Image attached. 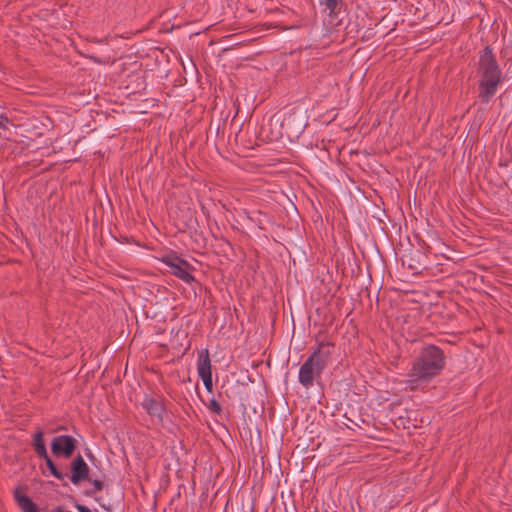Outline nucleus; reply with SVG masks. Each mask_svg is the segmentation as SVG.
Masks as SVG:
<instances>
[{"label": "nucleus", "instance_id": "1", "mask_svg": "<svg viewBox=\"0 0 512 512\" xmlns=\"http://www.w3.org/2000/svg\"><path fill=\"white\" fill-rule=\"evenodd\" d=\"M446 357L435 345H425L414 359L407 373V385L414 390L438 376L445 367Z\"/></svg>", "mask_w": 512, "mask_h": 512}, {"label": "nucleus", "instance_id": "2", "mask_svg": "<svg viewBox=\"0 0 512 512\" xmlns=\"http://www.w3.org/2000/svg\"><path fill=\"white\" fill-rule=\"evenodd\" d=\"M478 74V97L483 103H489L495 96L502 80L501 69L489 46H486L479 54Z\"/></svg>", "mask_w": 512, "mask_h": 512}, {"label": "nucleus", "instance_id": "3", "mask_svg": "<svg viewBox=\"0 0 512 512\" xmlns=\"http://www.w3.org/2000/svg\"><path fill=\"white\" fill-rule=\"evenodd\" d=\"M333 349L334 346L331 343L322 342L301 365L298 380L304 388H311L321 377L322 372L331 362Z\"/></svg>", "mask_w": 512, "mask_h": 512}, {"label": "nucleus", "instance_id": "4", "mask_svg": "<svg viewBox=\"0 0 512 512\" xmlns=\"http://www.w3.org/2000/svg\"><path fill=\"white\" fill-rule=\"evenodd\" d=\"M162 261L170 268V272L182 281L186 283L194 281L193 275L189 272L190 265L187 261L178 256H166Z\"/></svg>", "mask_w": 512, "mask_h": 512}, {"label": "nucleus", "instance_id": "5", "mask_svg": "<svg viewBox=\"0 0 512 512\" xmlns=\"http://www.w3.org/2000/svg\"><path fill=\"white\" fill-rule=\"evenodd\" d=\"M77 447V440L70 435H59L51 442L52 453L56 457L69 458Z\"/></svg>", "mask_w": 512, "mask_h": 512}, {"label": "nucleus", "instance_id": "6", "mask_svg": "<svg viewBox=\"0 0 512 512\" xmlns=\"http://www.w3.org/2000/svg\"><path fill=\"white\" fill-rule=\"evenodd\" d=\"M197 371L207 391L212 392L213 382L211 373V361L208 350H203L199 353Z\"/></svg>", "mask_w": 512, "mask_h": 512}, {"label": "nucleus", "instance_id": "7", "mask_svg": "<svg viewBox=\"0 0 512 512\" xmlns=\"http://www.w3.org/2000/svg\"><path fill=\"white\" fill-rule=\"evenodd\" d=\"M71 477L73 484L77 485L81 481L86 480L89 474V467L81 455H78L71 463Z\"/></svg>", "mask_w": 512, "mask_h": 512}, {"label": "nucleus", "instance_id": "8", "mask_svg": "<svg viewBox=\"0 0 512 512\" xmlns=\"http://www.w3.org/2000/svg\"><path fill=\"white\" fill-rule=\"evenodd\" d=\"M142 407L152 419L157 422L163 421L165 407L161 401L146 397L142 402Z\"/></svg>", "mask_w": 512, "mask_h": 512}, {"label": "nucleus", "instance_id": "9", "mask_svg": "<svg viewBox=\"0 0 512 512\" xmlns=\"http://www.w3.org/2000/svg\"><path fill=\"white\" fill-rule=\"evenodd\" d=\"M14 499L22 512H39L37 505L30 497L21 492V488L14 490Z\"/></svg>", "mask_w": 512, "mask_h": 512}, {"label": "nucleus", "instance_id": "10", "mask_svg": "<svg viewBox=\"0 0 512 512\" xmlns=\"http://www.w3.org/2000/svg\"><path fill=\"white\" fill-rule=\"evenodd\" d=\"M33 447H34L36 454L40 458L43 459L44 457L48 456L47 449H46V446H45L44 440H43V432L40 429L34 434Z\"/></svg>", "mask_w": 512, "mask_h": 512}, {"label": "nucleus", "instance_id": "11", "mask_svg": "<svg viewBox=\"0 0 512 512\" xmlns=\"http://www.w3.org/2000/svg\"><path fill=\"white\" fill-rule=\"evenodd\" d=\"M319 3L328 10L330 17H336L340 12L343 0H319Z\"/></svg>", "mask_w": 512, "mask_h": 512}, {"label": "nucleus", "instance_id": "12", "mask_svg": "<svg viewBox=\"0 0 512 512\" xmlns=\"http://www.w3.org/2000/svg\"><path fill=\"white\" fill-rule=\"evenodd\" d=\"M43 459L45 460V463H46V465H47L48 469L50 470L51 474H52L55 478H57V479H59V480H63V479H64V477H65V474H63L62 472H60V471L56 468V466H55L54 462L52 461V459L50 458V456L48 455L47 457H44Z\"/></svg>", "mask_w": 512, "mask_h": 512}, {"label": "nucleus", "instance_id": "13", "mask_svg": "<svg viewBox=\"0 0 512 512\" xmlns=\"http://www.w3.org/2000/svg\"><path fill=\"white\" fill-rule=\"evenodd\" d=\"M9 119L3 115L0 114V137H7L9 132Z\"/></svg>", "mask_w": 512, "mask_h": 512}, {"label": "nucleus", "instance_id": "14", "mask_svg": "<svg viewBox=\"0 0 512 512\" xmlns=\"http://www.w3.org/2000/svg\"><path fill=\"white\" fill-rule=\"evenodd\" d=\"M207 408L211 413L216 415H219L222 411L221 405L214 398L210 400L209 404L207 405Z\"/></svg>", "mask_w": 512, "mask_h": 512}, {"label": "nucleus", "instance_id": "15", "mask_svg": "<svg viewBox=\"0 0 512 512\" xmlns=\"http://www.w3.org/2000/svg\"><path fill=\"white\" fill-rule=\"evenodd\" d=\"M92 483H93L94 489H95L96 491H100V490H102V488H103V483H102V481L95 479V480H93V481H92Z\"/></svg>", "mask_w": 512, "mask_h": 512}, {"label": "nucleus", "instance_id": "16", "mask_svg": "<svg viewBox=\"0 0 512 512\" xmlns=\"http://www.w3.org/2000/svg\"><path fill=\"white\" fill-rule=\"evenodd\" d=\"M75 507L78 510V512H91L88 507L82 504H76Z\"/></svg>", "mask_w": 512, "mask_h": 512}, {"label": "nucleus", "instance_id": "17", "mask_svg": "<svg viewBox=\"0 0 512 512\" xmlns=\"http://www.w3.org/2000/svg\"><path fill=\"white\" fill-rule=\"evenodd\" d=\"M103 508H105L106 510H110V507H106L105 505H102Z\"/></svg>", "mask_w": 512, "mask_h": 512}]
</instances>
